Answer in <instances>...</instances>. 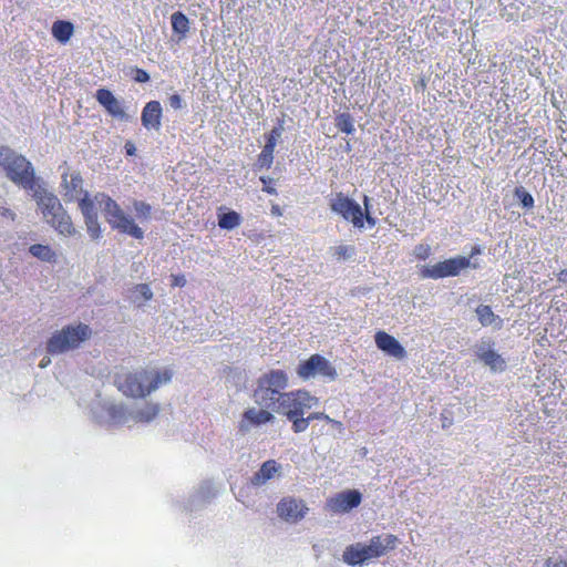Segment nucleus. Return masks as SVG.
Wrapping results in <instances>:
<instances>
[{
    "instance_id": "c85d7f7f",
    "label": "nucleus",
    "mask_w": 567,
    "mask_h": 567,
    "mask_svg": "<svg viewBox=\"0 0 567 567\" xmlns=\"http://www.w3.org/2000/svg\"><path fill=\"white\" fill-rule=\"evenodd\" d=\"M240 224V216L236 212H228L219 215L218 226L223 229H234Z\"/></svg>"
},
{
    "instance_id": "5701e85b",
    "label": "nucleus",
    "mask_w": 567,
    "mask_h": 567,
    "mask_svg": "<svg viewBox=\"0 0 567 567\" xmlns=\"http://www.w3.org/2000/svg\"><path fill=\"white\" fill-rule=\"evenodd\" d=\"M476 316L480 323L483 327H493L494 329L499 330L503 327V319L495 315L489 306L480 305L476 310Z\"/></svg>"
},
{
    "instance_id": "dca6fc26",
    "label": "nucleus",
    "mask_w": 567,
    "mask_h": 567,
    "mask_svg": "<svg viewBox=\"0 0 567 567\" xmlns=\"http://www.w3.org/2000/svg\"><path fill=\"white\" fill-rule=\"evenodd\" d=\"M278 516L287 523L295 524L308 513L306 503L293 497H285L277 505Z\"/></svg>"
},
{
    "instance_id": "72a5a7b5",
    "label": "nucleus",
    "mask_w": 567,
    "mask_h": 567,
    "mask_svg": "<svg viewBox=\"0 0 567 567\" xmlns=\"http://www.w3.org/2000/svg\"><path fill=\"white\" fill-rule=\"evenodd\" d=\"M515 196L524 208L529 209L534 207V198L524 187L516 188Z\"/></svg>"
},
{
    "instance_id": "a19ab883",
    "label": "nucleus",
    "mask_w": 567,
    "mask_h": 567,
    "mask_svg": "<svg viewBox=\"0 0 567 567\" xmlns=\"http://www.w3.org/2000/svg\"><path fill=\"white\" fill-rule=\"evenodd\" d=\"M186 279L182 275H172V285L175 287H184Z\"/></svg>"
},
{
    "instance_id": "c756f323",
    "label": "nucleus",
    "mask_w": 567,
    "mask_h": 567,
    "mask_svg": "<svg viewBox=\"0 0 567 567\" xmlns=\"http://www.w3.org/2000/svg\"><path fill=\"white\" fill-rule=\"evenodd\" d=\"M142 299L143 301H148L153 298V292L148 285L146 284H140L136 285L133 290V301L137 303L138 307L142 306V302H138V299Z\"/></svg>"
},
{
    "instance_id": "7c9ffc66",
    "label": "nucleus",
    "mask_w": 567,
    "mask_h": 567,
    "mask_svg": "<svg viewBox=\"0 0 567 567\" xmlns=\"http://www.w3.org/2000/svg\"><path fill=\"white\" fill-rule=\"evenodd\" d=\"M274 144H266L258 156V165L260 167L269 168L274 161Z\"/></svg>"
},
{
    "instance_id": "09e8293b",
    "label": "nucleus",
    "mask_w": 567,
    "mask_h": 567,
    "mask_svg": "<svg viewBox=\"0 0 567 567\" xmlns=\"http://www.w3.org/2000/svg\"><path fill=\"white\" fill-rule=\"evenodd\" d=\"M51 363V359L49 357H44L40 362V368H47Z\"/></svg>"
},
{
    "instance_id": "aec40b11",
    "label": "nucleus",
    "mask_w": 567,
    "mask_h": 567,
    "mask_svg": "<svg viewBox=\"0 0 567 567\" xmlns=\"http://www.w3.org/2000/svg\"><path fill=\"white\" fill-rule=\"evenodd\" d=\"M275 420L274 414L266 410H257L255 408L248 409L243 415V420L239 423V430L243 433L250 431L252 425H261Z\"/></svg>"
},
{
    "instance_id": "79ce46f5",
    "label": "nucleus",
    "mask_w": 567,
    "mask_h": 567,
    "mask_svg": "<svg viewBox=\"0 0 567 567\" xmlns=\"http://www.w3.org/2000/svg\"><path fill=\"white\" fill-rule=\"evenodd\" d=\"M364 220L371 228L377 225V219L372 216L371 212H363V221Z\"/></svg>"
},
{
    "instance_id": "9d476101",
    "label": "nucleus",
    "mask_w": 567,
    "mask_h": 567,
    "mask_svg": "<svg viewBox=\"0 0 567 567\" xmlns=\"http://www.w3.org/2000/svg\"><path fill=\"white\" fill-rule=\"evenodd\" d=\"M91 329L86 324L68 326L54 332L47 342L48 353L55 355L76 349L89 339Z\"/></svg>"
},
{
    "instance_id": "1a4fd4ad",
    "label": "nucleus",
    "mask_w": 567,
    "mask_h": 567,
    "mask_svg": "<svg viewBox=\"0 0 567 567\" xmlns=\"http://www.w3.org/2000/svg\"><path fill=\"white\" fill-rule=\"evenodd\" d=\"M287 386V373L284 370H270L258 378L254 400L259 406L274 410Z\"/></svg>"
},
{
    "instance_id": "7ed1b4c3",
    "label": "nucleus",
    "mask_w": 567,
    "mask_h": 567,
    "mask_svg": "<svg viewBox=\"0 0 567 567\" xmlns=\"http://www.w3.org/2000/svg\"><path fill=\"white\" fill-rule=\"evenodd\" d=\"M29 193L35 200L43 219L52 228L63 236L75 234V228L69 213L64 209L58 196L47 188L44 182L41 181Z\"/></svg>"
},
{
    "instance_id": "c9c22d12",
    "label": "nucleus",
    "mask_w": 567,
    "mask_h": 567,
    "mask_svg": "<svg viewBox=\"0 0 567 567\" xmlns=\"http://www.w3.org/2000/svg\"><path fill=\"white\" fill-rule=\"evenodd\" d=\"M431 255V247L429 245H417L414 248V256L420 260H425Z\"/></svg>"
},
{
    "instance_id": "a878e982",
    "label": "nucleus",
    "mask_w": 567,
    "mask_h": 567,
    "mask_svg": "<svg viewBox=\"0 0 567 567\" xmlns=\"http://www.w3.org/2000/svg\"><path fill=\"white\" fill-rule=\"evenodd\" d=\"M173 31L179 34V39L184 38L189 30V20L181 11L174 12L171 17Z\"/></svg>"
},
{
    "instance_id": "0eeeda50",
    "label": "nucleus",
    "mask_w": 567,
    "mask_h": 567,
    "mask_svg": "<svg viewBox=\"0 0 567 567\" xmlns=\"http://www.w3.org/2000/svg\"><path fill=\"white\" fill-rule=\"evenodd\" d=\"M482 254L480 246H474L471 254L465 256H455L450 259L426 265L420 268V276L423 279H441L458 276L464 269H477L481 267L477 256Z\"/></svg>"
},
{
    "instance_id": "f704fd0d",
    "label": "nucleus",
    "mask_w": 567,
    "mask_h": 567,
    "mask_svg": "<svg viewBox=\"0 0 567 567\" xmlns=\"http://www.w3.org/2000/svg\"><path fill=\"white\" fill-rule=\"evenodd\" d=\"M288 420L292 422V430L295 433L305 432L310 424V420L308 419V416L303 417V415L295 416V417L288 419Z\"/></svg>"
},
{
    "instance_id": "49530a36",
    "label": "nucleus",
    "mask_w": 567,
    "mask_h": 567,
    "mask_svg": "<svg viewBox=\"0 0 567 567\" xmlns=\"http://www.w3.org/2000/svg\"><path fill=\"white\" fill-rule=\"evenodd\" d=\"M363 205H364V209H362L363 212H371V198L367 195L363 196Z\"/></svg>"
},
{
    "instance_id": "393cba45",
    "label": "nucleus",
    "mask_w": 567,
    "mask_h": 567,
    "mask_svg": "<svg viewBox=\"0 0 567 567\" xmlns=\"http://www.w3.org/2000/svg\"><path fill=\"white\" fill-rule=\"evenodd\" d=\"M30 254L47 262H54L56 260V254L48 245L34 244L29 248Z\"/></svg>"
},
{
    "instance_id": "b1692460",
    "label": "nucleus",
    "mask_w": 567,
    "mask_h": 567,
    "mask_svg": "<svg viewBox=\"0 0 567 567\" xmlns=\"http://www.w3.org/2000/svg\"><path fill=\"white\" fill-rule=\"evenodd\" d=\"M52 35L61 43H66L73 34V24L69 21L58 20L52 24Z\"/></svg>"
},
{
    "instance_id": "412c9836",
    "label": "nucleus",
    "mask_w": 567,
    "mask_h": 567,
    "mask_svg": "<svg viewBox=\"0 0 567 567\" xmlns=\"http://www.w3.org/2000/svg\"><path fill=\"white\" fill-rule=\"evenodd\" d=\"M97 102L112 115L120 118H126L121 102L107 89H99L95 93Z\"/></svg>"
},
{
    "instance_id": "8fccbe9b",
    "label": "nucleus",
    "mask_w": 567,
    "mask_h": 567,
    "mask_svg": "<svg viewBox=\"0 0 567 567\" xmlns=\"http://www.w3.org/2000/svg\"><path fill=\"white\" fill-rule=\"evenodd\" d=\"M329 422H330V423H332V424H333V426H334V427H337L339 431H342V430H343V427H342V423H341V422H339V421H334V420L329 421Z\"/></svg>"
},
{
    "instance_id": "de8ad7c7",
    "label": "nucleus",
    "mask_w": 567,
    "mask_h": 567,
    "mask_svg": "<svg viewBox=\"0 0 567 567\" xmlns=\"http://www.w3.org/2000/svg\"><path fill=\"white\" fill-rule=\"evenodd\" d=\"M558 280L567 285V270H561L559 272Z\"/></svg>"
},
{
    "instance_id": "4468645a",
    "label": "nucleus",
    "mask_w": 567,
    "mask_h": 567,
    "mask_svg": "<svg viewBox=\"0 0 567 567\" xmlns=\"http://www.w3.org/2000/svg\"><path fill=\"white\" fill-rule=\"evenodd\" d=\"M495 343L488 338L481 339L475 343L473 350L477 359L494 373L503 372L506 369V362L494 350Z\"/></svg>"
},
{
    "instance_id": "cd10ccee",
    "label": "nucleus",
    "mask_w": 567,
    "mask_h": 567,
    "mask_svg": "<svg viewBox=\"0 0 567 567\" xmlns=\"http://www.w3.org/2000/svg\"><path fill=\"white\" fill-rule=\"evenodd\" d=\"M133 209L135 212L136 218L141 223H147L152 219V206L143 200H134Z\"/></svg>"
},
{
    "instance_id": "9b49d317",
    "label": "nucleus",
    "mask_w": 567,
    "mask_h": 567,
    "mask_svg": "<svg viewBox=\"0 0 567 567\" xmlns=\"http://www.w3.org/2000/svg\"><path fill=\"white\" fill-rule=\"evenodd\" d=\"M318 403V398L307 391L298 390L285 392L279 398V402L274 408V411L286 415L287 419H292L295 416L305 415L308 410L317 406Z\"/></svg>"
},
{
    "instance_id": "603ef678",
    "label": "nucleus",
    "mask_w": 567,
    "mask_h": 567,
    "mask_svg": "<svg viewBox=\"0 0 567 567\" xmlns=\"http://www.w3.org/2000/svg\"><path fill=\"white\" fill-rule=\"evenodd\" d=\"M260 181L266 184L267 183V179L265 177H261Z\"/></svg>"
},
{
    "instance_id": "3c124183",
    "label": "nucleus",
    "mask_w": 567,
    "mask_h": 567,
    "mask_svg": "<svg viewBox=\"0 0 567 567\" xmlns=\"http://www.w3.org/2000/svg\"><path fill=\"white\" fill-rule=\"evenodd\" d=\"M265 190H266L267 193H269V194H274V193H275V189H274V188H271V187H267V188H265Z\"/></svg>"
},
{
    "instance_id": "c03bdc74",
    "label": "nucleus",
    "mask_w": 567,
    "mask_h": 567,
    "mask_svg": "<svg viewBox=\"0 0 567 567\" xmlns=\"http://www.w3.org/2000/svg\"><path fill=\"white\" fill-rule=\"evenodd\" d=\"M0 215L2 217H7V218H10L12 220H14V218H16L14 212L11 210L10 208H7V207H0Z\"/></svg>"
},
{
    "instance_id": "2eb2a0df",
    "label": "nucleus",
    "mask_w": 567,
    "mask_h": 567,
    "mask_svg": "<svg viewBox=\"0 0 567 567\" xmlns=\"http://www.w3.org/2000/svg\"><path fill=\"white\" fill-rule=\"evenodd\" d=\"M87 193L83 189V178L79 172L69 174L66 171L61 175V195L65 203L80 202Z\"/></svg>"
},
{
    "instance_id": "58836bf2",
    "label": "nucleus",
    "mask_w": 567,
    "mask_h": 567,
    "mask_svg": "<svg viewBox=\"0 0 567 567\" xmlns=\"http://www.w3.org/2000/svg\"><path fill=\"white\" fill-rule=\"evenodd\" d=\"M282 128L281 127H275L271 130L266 144H270L272 142L274 148L276 147L277 138L281 135Z\"/></svg>"
},
{
    "instance_id": "423d86ee",
    "label": "nucleus",
    "mask_w": 567,
    "mask_h": 567,
    "mask_svg": "<svg viewBox=\"0 0 567 567\" xmlns=\"http://www.w3.org/2000/svg\"><path fill=\"white\" fill-rule=\"evenodd\" d=\"M396 543L398 538L391 534L373 536L369 544L355 543L348 546L342 558L350 566H363L374 558L386 555L395 548Z\"/></svg>"
},
{
    "instance_id": "f03ea898",
    "label": "nucleus",
    "mask_w": 567,
    "mask_h": 567,
    "mask_svg": "<svg viewBox=\"0 0 567 567\" xmlns=\"http://www.w3.org/2000/svg\"><path fill=\"white\" fill-rule=\"evenodd\" d=\"M95 203L100 205L105 220L112 229L135 239L144 238V230L135 223L133 217L127 215L114 199L104 193L95 194L94 198H91L89 193H84L79 202V208L84 219L99 217Z\"/></svg>"
},
{
    "instance_id": "2f4dec72",
    "label": "nucleus",
    "mask_w": 567,
    "mask_h": 567,
    "mask_svg": "<svg viewBox=\"0 0 567 567\" xmlns=\"http://www.w3.org/2000/svg\"><path fill=\"white\" fill-rule=\"evenodd\" d=\"M84 224L86 226V231L92 239H99L101 237L102 231L99 217L84 219Z\"/></svg>"
},
{
    "instance_id": "ddd939ff",
    "label": "nucleus",
    "mask_w": 567,
    "mask_h": 567,
    "mask_svg": "<svg viewBox=\"0 0 567 567\" xmlns=\"http://www.w3.org/2000/svg\"><path fill=\"white\" fill-rule=\"evenodd\" d=\"M297 374L303 380H308L317 375H322L329 380H334L337 378L336 369L324 357L320 354H312L308 360L301 362L298 365Z\"/></svg>"
},
{
    "instance_id": "ea45409f",
    "label": "nucleus",
    "mask_w": 567,
    "mask_h": 567,
    "mask_svg": "<svg viewBox=\"0 0 567 567\" xmlns=\"http://www.w3.org/2000/svg\"><path fill=\"white\" fill-rule=\"evenodd\" d=\"M134 80L138 83H145V82H148L150 81V74L142 70V69H136V74L134 76Z\"/></svg>"
},
{
    "instance_id": "37998d69",
    "label": "nucleus",
    "mask_w": 567,
    "mask_h": 567,
    "mask_svg": "<svg viewBox=\"0 0 567 567\" xmlns=\"http://www.w3.org/2000/svg\"><path fill=\"white\" fill-rule=\"evenodd\" d=\"M308 419L310 420V422L312 420H319V419H323L326 420L327 422L328 421H332V419H330L327 414L322 413V412H316V413H311L308 415Z\"/></svg>"
},
{
    "instance_id": "4c0bfd02",
    "label": "nucleus",
    "mask_w": 567,
    "mask_h": 567,
    "mask_svg": "<svg viewBox=\"0 0 567 567\" xmlns=\"http://www.w3.org/2000/svg\"><path fill=\"white\" fill-rule=\"evenodd\" d=\"M169 106L174 110H181L185 106V103L179 94H173L168 97Z\"/></svg>"
},
{
    "instance_id": "6e6552de",
    "label": "nucleus",
    "mask_w": 567,
    "mask_h": 567,
    "mask_svg": "<svg viewBox=\"0 0 567 567\" xmlns=\"http://www.w3.org/2000/svg\"><path fill=\"white\" fill-rule=\"evenodd\" d=\"M482 254L480 246H474L471 254L465 256H455L450 259L426 265L420 268V276L423 279H441L458 276L464 269H477L481 267L477 256Z\"/></svg>"
},
{
    "instance_id": "20e7f679",
    "label": "nucleus",
    "mask_w": 567,
    "mask_h": 567,
    "mask_svg": "<svg viewBox=\"0 0 567 567\" xmlns=\"http://www.w3.org/2000/svg\"><path fill=\"white\" fill-rule=\"evenodd\" d=\"M172 373L168 370L141 369L133 372L118 374L115 384L120 392L130 398H145L159 385L171 381Z\"/></svg>"
},
{
    "instance_id": "e433bc0d",
    "label": "nucleus",
    "mask_w": 567,
    "mask_h": 567,
    "mask_svg": "<svg viewBox=\"0 0 567 567\" xmlns=\"http://www.w3.org/2000/svg\"><path fill=\"white\" fill-rule=\"evenodd\" d=\"M546 567H567V560L560 556H551L545 563Z\"/></svg>"
},
{
    "instance_id": "f3484780",
    "label": "nucleus",
    "mask_w": 567,
    "mask_h": 567,
    "mask_svg": "<svg viewBox=\"0 0 567 567\" xmlns=\"http://www.w3.org/2000/svg\"><path fill=\"white\" fill-rule=\"evenodd\" d=\"M361 503V494L355 489L341 492L328 499L327 506L334 513H347L359 506Z\"/></svg>"
},
{
    "instance_id": "6ab92c4d",
    "label": "nucleus",
    "mask_w": 567,
    "mask_h": 567,
    "mask_svg": "<svg viewBox=\"0 0 567 567\" xmlns=\"http://www.w3.org/2000/svg\"><path fill=\"white\" fill-rule=\"evenodd\" d=\"M162 105L158 101H150L142 111L141 121L146 130L159 131L162 126Z\"/></svg>"
},
{
    "instance_id": "f8f14e48",
    "label": "nucleus",
    "mask_w": 567,
    "mask_h": 567,
    "mask_svg": "<svg viewBox=\"0 0 567 567\" xmlns=\"http://www.w3.org/2000/svg\"><path fill=\"white\" fill-rule=\"evenodd\" d=\"M330 209L350 221L355 228H363V210L353 199L342 193H337L329 202Z\"/></svg>"
},
{
    "instance_id": "f257e3e1",
    "label": "nucleus",
    "mask_w": 567,
    "mask_h": 567,
    "mask_svg": "<svg viewBox=\"0 0 567 567\" xmlns=\"http://www.w3.org/2000/svg\"><path fill=\"white\" fill-rule=\"evenodd\" d=\"M92 414L97 423L106 427H117L133 423H148L158 412L157 403L143 402L128 408L122 403H115L109 399L99 398L92 404Z\"/></svg>"
},
{
    "instance_id": "39448f33",
    "label": "nucleus",
    "mask_w": 567,
    "mask_h": 567,
    "mask_svg": "<svg viewBox=\"0 0 567 567\" xmlns=\"http://www.w3.org/2000/svg\"><path fill=\"white\" fill-rule=\"evenodd\" d=\"M0 168L9 181L27 192L41 182V178L35 175L32 163L8 146L0 147Z\"/></svg>"
},
{
    "instance_id": "a211bd4d",
    "label": "nucleus",
    "mask_w": 567,
    "mask_h": 567,
    "mask_svg": "<svg viewBox=\"0 0 567 567\" xmlns=\"http://www.w3.org/2000/svg\"><path fill=\"white\" fill-rule=\"evenodd\" d=\"M374 341L377 347L390 357L399 360L406 357V351L400 344V342L394 337L384 331L377 332L374 336Z\"/></svg>"
},
{
    "instance_id": "bb28decb",
    "label": "nucleus",
    "mask_w": 567,
    "mask_h": 567,
    "mask_svg": "<svg viewBox=\"0 0 567 567\" xmlns=\"http://www.w3.org/2000/svg\"><path fill=\"white\" fill-rule=\"evenodd\" d=\"M334 121V125L339 131L344 132L347 134L354 133V121L349 113H341L337 115Z\"/></svg>"
},
{
    "instance_id": "a18cd8bd",
    "label": "nucleus",
    "mask_w": 567,
    "mask_h": 567,
    "mask_svg": "<svg viewBox=\"0 0 567 567\" xmlns=\"http://www.w3.org/2000/svg\"><path fill=\"white\" fill-rule=\"evenodd\" d=\"M135 145L132 142H126L125 144V152L127 155L132 156L135 154Z\"/></svg>"
},
{
    "instance_id": "473e14b6",
    "label": "nucleus",
    "mask_w": 567,
    "mask_h": 567,
    "mask_svg": "<svg viewBox=\"0 0 567 567\" xmlns=\"http://www.w3.org/2000/svg\"><path fill=\"white\" fill-rule=\"evenodd\" d=\"M332 250H333V256H336L337 260H339V261L351 259L355 254V249L352 246L340 245V246L333 247Z\"/></svg>"
},
{
    "instance_id": "4be33fe9",
    "label": "nucleus",
    "mask_w": 567,
    "mask_h": 567,
    "mask_svg": "<svg viewBox=\"0 0 567 567\" xmlns=\"http://www.w3.org/2000/svg\"><path fill=\"white\" fill-rule=\"evenodd\" d=\"M280 465L274 460H268L262 463L260 468L251 476L250 484L254 486L265 485L268 481L272 480L279 472Z\"/></svg>"
}]
</instances>
